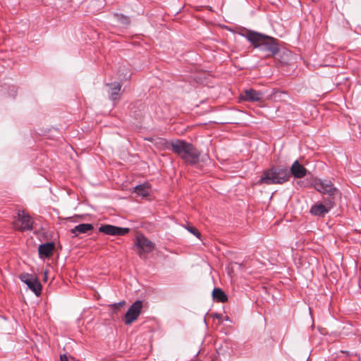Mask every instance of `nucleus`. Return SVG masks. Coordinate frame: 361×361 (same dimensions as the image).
<instances>
[{
  "label": "nucleus",
  "instance_id": "nucleus-1",
  "mask_svg": "<svg viewBox=\"0 0 361 361\" xmlns=\"http://www.w3.org/2000/svg\"><path fill=\"white\" fill-rule=\"evenodd\" d=\"M243 36L255 48H258L260 51L267 52L269 56H274L279 51L278 40L272 37L253 30H247Z\"/></svg>",
  "mask_w": 361,
  "mask_h": 361
},
{
  "label": "nucleus",
  "instance_id": "nucleus-2",
  "mask_svg": "<svg viewBox=\"0 0 361 361\" xmlns=\"http://www.w3.org/2000/svg\"><path fill=\"white\" fill-rule=\"evenodd\" d=\"M171 151L178 155L186 164L195 165L200 161V152L191 143L183 140L171 141Z\"/></svg>",
  "mask_w": 361,
  "mask_h": 361
},
{
  "label": "nucleus",
  "instance_id": "nucleus-3",
  "mask_svg": "<svg viewBox=\"0 0 361 361\" xmlns=\"http://www.w3.org/2000/svg\"><path fill=\"white\" fill-rule=\"evenodd\" d=\"M289 178L290 173L287 168L281 166H273L262 173L257 184H283L288 181Z\"/></svg>",
  "mask_w": 361,
  "mask_h": 361
},
{
  "label": "nucleus",
  "instance_id": "nucleus-4",
  "mask_svg": "<svg viewBox=\"0 0 361 361\" xmlns=\"http://www.w3.org/2000/svg\"><path fill=\"white\" fill-rule=\"evenodd\" d=\"M312 185L319 192L328 195L324 199H331L334 202H336V197L341 196L339 190L334 185L331 180L314 178Z\"/></svg>",
  "mask_w": 361,
  "mask_h": 361
},
{
  "label": "nucleus",
  "instance_id": "nucleus-5",
  "mask_svg": "<svg viewBox=\"0 0 361 361\" xmlns=\"http://www.w3.org/2000/svg\"><path fill=\"white\" fill-rule=\"evenodd\" d=\"M335 204L331 199H323L322 202H317L311 207L310 213L314 216L324 217Z\"/></svg>",
  "mask_w": 361,
  "mask_h": 361
},
{
  "label": "nucleus",
  "instance_id": "nucleus-6",
  "mask_svg": "<svg viewBox=\"0 0 361 361\" xmlns=\"http://www.w3.org/2000/svg\"><path fill=\"white\" fill-rule=\"evenodd\" d=\"M33 221L32 218L24 211H19L17 219L13 222V227L18 231H31L32 229Z\"/></svg>",
  "mask_w": 361,
  "mask_h": 361
},
{
  "label": "nucleus",
  "instance_id": "nucleus-7",
  "mask_svg": "<svg viewBox=\"0 0 361 361\" xmlns=\"http://www.w3.org/2000/svg\"><path fill=\"white\" fill-rule=\"evenodd\" d=\"M19 279L22 282L25 283L37 296L41 295L42 285L35 276L27 273H23L19 276Z\"/></svg>",
  "mask_w": 361,
  "mask_h": 361
},
{
  "label": "nucleus",
  "instance_id": "nucleus-8",
  "mask_svg": "<svg viewBox=\"0 0 361 361\" xmlns=\"http://www.w3.org/2000/svg\"><path fill=\"white\" fill-rule=\"evenodd\" d=\"M135 245L138 249V255L141 257L142 254L149 253L154 248V243L142 234L136 236Z\"/></svg>",
  "mask_w": 361,
  "mask_h": 361
},
{
  "label": "nucleus",
  "instance_id": "nucleus-9",
  "mask_svg": "<svg viewBox=\"0 0 361 361\" xmlns=\"http://www.w3.org/2000/svg\"><path fill=\"white\" fill-rule=\"evenodd\" d=\"M142 309V301L136 300L128 308L125 314V324L126 325L131 324L140 316Z\"/></svg>",
  "mask_w": 361,
  "mask_h": 361
},
{
  "label": "nucleus",
  "instance_id": "nucleus-10",
  "mask_svg": "<svg viewBox=\"0 0 361 361\" xmlns=\"http://www.w3.org/2000/svg\"><path fill=\"white\" fill-rule=\"evenodd\" d=\"M99 231L106 235L118 236L125 235L130 232L128 228H121L110 224L101 225L99 227Z\"/></svg>",
  "mask_w": 361,
  "mask_h": 361
},
{
  "label": "nucleus",
  "instance_id": "nucleus-11",
  "mask_svg": "<svg viewBox=\"0 0 361 361\" xmlns=\"http://www.w3.org/2000/svg\"><path fill=\"white\" fill-rule=\"evenodd\" d=\"M263 93L253 89L245 90L240 95V99L247 102H261L263 99Z\"/></svg>",
  "mask_w": 361,
  "mask_h": 361
},
{
  "label": "nucleus",
  "instance_id": "nucleus-12",
  "mask_svg": "<svg viewBox=\"0 0 361 361\" xmlns=\"http://www.w3.org/2000/svg\"><path fill=\"white\" fill-rule=\"evenodd\" d=\"M289 173L290 176L292 175L295 178H302L306 176L307 170L296 160L292 164Z\"/></svg>",
  "mask_w": 361,
  "mask_h": 361
},
{
  "label": "nucleus",
  "instance_id": "nucleus-13",
  "mask_svg": "<svg viewBox=\"0 0 361 361\" xmlns=\"http://www.w3.org/2000/svg\"><path fill=\"white\" fill-rule=\"evenodd\" d=\"M94 226L92 224H80L75 226L74 228L71 229V233L77 236L80 233H86L88 231L93 230Z\"/></svg>",
  "mask_w": 361,
  "mask_h": 361
},
{
  "label": "nucleus",
  "instance_id": "nucleus-14",
  "mask_svg": "<svg viewBox=\"0 0 361 361\" xmlns=\"http://www.w3.org/2000/svg\"><path fill=\"white\" fill-rule=\"evenodd\" d=\"M54 249V244L53 243H47L42 244L38 247L39 255L49 257L52 255Z\"/></svg>",
  "mask_w": 361,
  "mask_h": 361
},
{
  "label": "nucleus",
  "instance_id": "nucleus-15",
  "mask_svg": "<svg viewBox=\"0 0 361 361\" xmlns=\"http://www.w3.org/2000/svg\"><path fill=\"white\" fill-rule=\"evenodd\" d=\"M212 295L213 300L217 302H226L228 300L226 294L220 288H214Z\"/></svg>",
  "mask_w": 361,
  "mask_h": 361
},
{
  "label": "nucleus",
  "instance_id": "nucleus-16",
  "mask_svg": "<svg viewBox=\"0 0 361 361\" xmlns=\"http://www.w3.org/2000/svg\"><path fill=\"white\" fill-rule=\"evenodd\" d=\"M134 192L142 197H147L149 194V187L147 183L138 185L134 188Z\"/></svg>",
  "mask_w": 361,
  "mask_h": 361
},
{
  "label": "nucleus",
  "instance_id": "nucleus-17",
  "mask_svg": "<svg viewBox=\"0 0 361 361\" xmlns=\"http://www.w3.org/2000/svg\"><path fill=\"white\" fill-rule=\"evenodd\" d=\"M154 145L159 149H171V142H169L166 139L162 137H157L154 140Z\"/></svg>",
  "mask_w": 361,
  "mask_h": 361
},
{
  "label": "nucleus",
  "instance_id": "nucleus-18",
  "mask_svg": "<svg viewBox=\"0 0 361 361\" xmlns=\"http://www.w3.org/2000/svg\"><path fill=\"white\" fill-rule=\"evenodd\" d=\"M110 86L109 94L112 100H116L121 89V85L119 82L108 84Z\"/></svg>",
  "mask_w": 361,
  "mask_h": 361
},
{
  "label": "nucleus",
  "instance_id": "nucleus-19",
  "mask_svg": "<svg viewBox=\"0 0 361 361\" xmlns=\"http://www.w3.org/2000/svg\"><path fill=\"white\" fill-rule=\"evenodd\" d=\"M188 231L191 233L192 234H193L194 235L197 236V238H200V233L198 231V230L194 227V226H188L187 228Z\"/></svg>",
  "mask_w": 361,
  "mask_h": 361
},
{
  "label": "nucleus",
  "instance_id": "nucleus-20",
  "mask_svg": "<svg viewBox=\"0 0 361 361\" xmlns=\"http://www.w3.org/2000/svg\"><path fill=\"white\" fill-rule=\"evenodd\" d=\"M125 304H126V301L125 300H122L121 302H118L117 303H114V304L111 305V307L114 310H117V309H119L120 307H122Z\"/></svg>",
  "mask_w": 361,
  "mask_h": 361
},
{
  "label": "nucleus",
  "instance_id": "nucleus-21",
  "mask_svg": "<svg viewBox=\"0 0 361 361\" xmlns=\"http://www.w3.org/2000/svg\"><path fill=\"white\" fill-rule=\"evenodd\" d=\"M120 21L122 24L128 25L130 23V19L128 17L122 16L120 18Z\"/></svg>",
  "mask_w": 361,
  "mask_h": 361
},
{
  "label": "nucleus",
  "instance_id": "nucleus-22",
  "mask_svg": "<svg viewBox=\"0 0 361 361\" xmlns=\"http://www.w3.org/2000/svg\"><path fill=\"white\" fill-rule=\"evenodd\" d=\"M212 316L213 318H216L219 320H221L223 317V315L221 314H219V313H213Z\"/></svg>",
  "mask_w": 361,
  "mask_h": 361
},
{
  "label": "nucleus",
  "instance_id": "nucleus-23",
  "mask_svg": "<svg viewBox=\"0 0 361 361\" xmlns=\"http://www.w3.org/2000/svg\"><path fill=\"white\" fill-rule=\"evenodd\" d=\"M60 361H69V360L66 355H60Z\"/></svg>",
  "mask_w": 361,
  "mask_h": 361
}]
</instances>
